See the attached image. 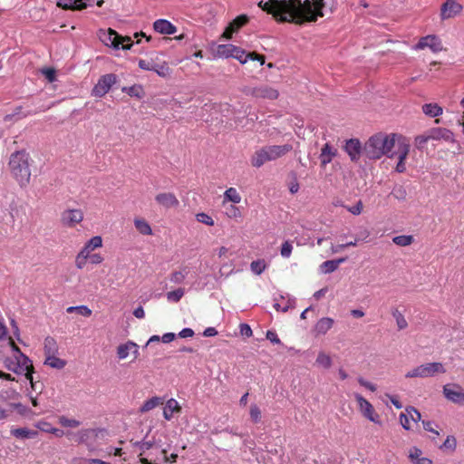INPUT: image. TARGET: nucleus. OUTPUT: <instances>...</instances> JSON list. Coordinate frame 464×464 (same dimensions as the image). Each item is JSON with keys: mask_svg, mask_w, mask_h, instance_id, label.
I'll use <instances>...</instances> for the list:
<instances>
[{"mask_svg": "<svg viewBox=\"0 0 464 464\" xmlns=\"http://www.w3.org/2000/svg\"><path fill=\"white\" fill-rule=\"evenodd\" d=\"M334 0H269L266 3L260 1L258 6L275 16H280L281 20L291 19L297 24L314 22L318 17H323L325 12H332Z\"/></svg>", "mask_w": 464, "mask_h": 464, "instance_id": "f257e3e1", "label": "nucleus"}, {"mask_svg": "<svg viewBox=\"0 0 464 464\" xmlns=\"http://www.w3.org/2000/svg\"><path fill=\"white\" fill-rule=\"evenodd\" d=\"M399 137L396 134L377 133L366 141L363 153L370 160H379L384 155L392 158V149L397 148Z\"/></svg>", "mask_w": 464, "mask_h": 464, "instance_id": "f03ea898", "label": "nucleus"}, {"mask_svg": "<svg viewBox=\"0 0 464 464\" xmlns=\"http://www.w3.org/2000/svg\"><path fill=\"white\" fill-rule=\"evenodd\" d=\"M30 155L24 150H16L10 156V171L21 187L26 186L30 181Z\"/></svg>", "mask_w": 464, "mask_h": 464, "instance_id": "7ed1b4c3", "label": "nucleus"}, {"mask_svg": "<svg viewBox=\"0 0 464 464\" xmlns=\"http://www.w3.org/2000/svg\"><path fill=\"white\" fill-rule=\"evenodd\" d=\"M292 149L290 144L265 146L255 151L251 158V164L256 168H260L267 161L276 160L285 156Z\"/></svg>", "mask_w": 464, "mask_h": 464, "instance_id": "20e7f679", "label": "nucleus"}, {"mask_svg": "<svg viewBox=\"0 0 464 464\" xmlns=\"http://www.w3.org/2000/svg\"><path fill=\"white\" fill-rule=\"evenodd\" d=\"M98 35L100 40L105 45L115 49H119L121 47L123 50H129L132 45L131 38L130 36L123 37L111 28L107 30H100Z\"/></svg>", "mask_w": 464, "mask_h": 464, "instance_id": "39448f33", "label": "nucleus"}, {"mask_svg": "<svg viewBox=\"0 0 464 464\" xmlns=\"http://www.w3.org/2000/svg\"><path fill=\"white\" fill-rule=\"evenodd\" d=\"M108 436V430L104 428H90L80 430L78 443L85 444L91 452L97 449L98 440H103Z\"/></svg>", "mask_w": 464, "mask_h": 464, "instance_id": "423d86ee", "label": "nucleus"}, {"mask_svg": "<svg viewBox=\"0 0 464 464\" xmlns=\"http://www.w3.org/2000/svg\"><path fill=\"white\" fill-rule=\"evenodd\" d=\"M446 369L441 362H428L417 366L405 374L406 378H428L437 373H445Z\"/></svg>", "mask_w": 464, "mask_h": 464, "instance_id": "0eeeda50", "label": "nucleus"}, {"mask_svg": "<svg viewBox=\"0 0 464 464\" xmlns=\"http://www.w3.org/2000/svg\"><path fill=\"white\" fill-rule=\"evenodd\" d=\"M116 82L117 75L114 73H107L101 76L98 82L94 85L92 94L99 98L103 97Z\"/></svg>", "mask_w": 464, "mask_h": 464, "instance_id": "6e6552de", "label": "nucleus"}, {"mask_svg": "<svg viewBox=\"0 0 464 464\" xmlns=\"http://www.w3.org/2000/svg\"><path fill=\"white\" fill-rule=\"evenodd\" d=\"M410 150V144L406 142L405 139L402 137L398 138L397 143V150L393 151V157H398V163L396 165V171L399 173H402L405 171L406 167L404 160H406L408 153Z\"/></svg>", "mask_w": 464, "mask_h": 464, "instance_id": "1a4fd4ad", "label": "nucleus"}, {"mask_svg": "<svg viewBox=\"0 0 464 464\" xmlns=\"http://www.w3.org/2000/svg\"><path fill=\"white\" fill-rule=\"evenodd\" d=\"M443 394L445 398L454 403L464 402V390L456 383H449L443 386Z\"/></svg>", "mask_w": 464, "mask_h": 464, "instance_id": "9d476101", "label": "nucleus"}, {"mask_svg": "<svg viewBox=\"0 0 464 464\" xmlns=\"http://www.w3.org/2000/svg\"><path fill=\"white\" fill-rule=\"evenodd\" d=\"M425 48H430L433 53H439L443 49L441 41L434 34L421 37L414 46L415 50H423Z\"/></svg>", "mask_w": 464, "mask_h": 464, "instance_id": "9b49d317", "label": "nucleus"}, {"mask_svg": "<svg viewBox=\"0 0 464 464\" xmlns=\"http://www.w3.org/2000/svg\"><path fill=\"white\" fill-rule=\"evenodd\" d=\"M354 397L362 415L369 420L379 423V415L375 414L372 405L359 393H355Z\"/></svg>", "mask_w": 464, "mask_h": 464, "instance_id": "f8f14e48", "label": "nucleus"}, {"mask_svg": "<svg viewBox=\"0 0 464 464\" xmlns=\"http://www.w3.org/2000/svg\"><path fill=\"white\" fill-rule=\"evenodd\" d=\"M462 10V5L454 0H447L440 8V18L447 20L455 17Z\"/></svg>", "mask_w": 464, "mask_h": 464, "instance_id": "ddd939ff", "label": "nucleus"}, {"mask_svg": "<svg viewBox=\"0 0 464 464\" xmlns=\"http://www.w3.org/2000/svg\"><path fill=\"white\" fill-rule=\"evenodd\" d=\"M421 419V415L418 410L414 407H408L405 410V412H401L400 414V422L404 430H409L411 429L410 420L414 422L420 421Z\"/></svg>", "mask_w": 464, "mask_h": 464, "instance_id": "4468645a", "label": "nucleus"}, {"mask_svg": "<svg viewBox=\"0 0 464 464\" xmlns=\"http://www.w3.org/2000/svg\"><path fill=\"white\" fill-rule=\"evenodd\" d=\"M344 150L349 155L352 161H358L362 151L363 152L361 142L357 139H350L346 140Z\"/></svg>", "mask_w": 464, "mask_h": 464, "instance_id": "2eb2a0df", "label": "nucleus"}, {"mask_svg": "<svg viewBox=\"0 0 464 464\" xmlns=\"http://www.w3.org/2000/svg\"><path fill=\"white\" fill-rule=\"evenodd\" d=\"M429 137L434 140H443L448 142H455L454 133L445 128H432L429 130Z\"/></svg>", "mask_w": 464, "mask_h": 464, "instance_id": "dca6fc26", "label": "nucleus"}, {"mask_svg": "<svg viewBox=\"0 0 464 464\" xmlns=\"http://www.w3.org/2000/svg\"><path fill=\"white\" fill-rule=\"evenodd\" d=\"M232 57L239 61L242 64L246 63L248 59L257 60L261 64L265 63V56L258 55L255 53H246L245 50L237 46L236 47Z\"/></svg>", "mask_w": 464, "mask_h": 464, "instance_id": "f3484780", "label": "nucleus"}, {"mask_svg": "<svg viewBox=\"0 0 464 464\" xmlns=\"http://www.w3.org/2000/svg\"><path fill=\"white\" fill-rule=\"evenodd\" d=\"M83 218V214L81 209H68L63 213V222L70 227L80 223Z\"/></svg>", "mask_w": 464, "mask_h": 464, "instance_id": "a211bd4d", "label": "nucleus"}, {"mask_svg": "<svg viewBox=\"0 0 464 464\" xmlns=\"http://www.w3.org/2000/svg\"><path fill=\"white\" fill-rule=\"evenodd\" d=\"M253 96L256 98H264V99H269V100H275L278 97L279 93L277 90L266 86L262 85L256 88H254L252 91Z\"/></svg>", "mask_w": 464, "mask_h": 464, "instance_id": "6ab92c4d", "label": "nucleus"}, {"mask_svg": "<svg viewBox=\"0 0 464 464\" xmlns=\"http://www.w3.org/2000/svg\"><path fill=\"white\" fill-rule=\"evenodd\" d=\"M153 28L156 32L162 34H173L177 31L176 26L165 19L156 20L153 24Z\"/></svg>", "mask_w": 464, "mask_h": 464, "instance_id": "aec40b11", "label": "nucleus"}, {"mask_svg": "<svg viewBox=\"0 0 464 464\" xmlns=\"http://www.w3.org/2000/svg\"><path fill=\"white\" fill-rule=\"evenodd\" d=\"M156 201L165 207V208H173L179 205V200L176 196L172 193H160L158 194L155 198Z\"/></svg>", "mask_w": 464, "mask_h": 464, "instance_id": "412c9836", "label": "nucleus"}, {"mask_svg": "<svg viewBox=\"0 0 464 464\" xmlns=\"http://www.w3.org/2000/svg\"><path fill=\"white\" fill-rule=\"evenodd\" d=\"M181 407L179 406L177 400L171 398L167 401L166 405L163 409V417L167 420H170L173 418V414L179 412Z\"/></svg>", "mask_w": 464, "mask_h": 464, "instance_id": "4be33fe9", "label": "nucleus"}, {"mask_svg": "<svg viewBox=\"0 0 464 464\" xmlns=\"http://www.w3.org/2000/svg\"><path fill=\"white\" fill-rule=\"evenodd\" d=\"M409 459L414 464H432L429 458L422 457V451L417 447H412L409 450Z\"/></svg>", "mask_w": 464, "mask_h": 464, "instance_id": "5701e85b", "label": "nucleus"}, {"mask_svg": "<svg viewBox=\"0 0 464 464\" xmlns=\"http://www.w3.org/2000/svg\"><path fill=\"white\" fill-rule=\"evenodd\" d=\"M14 353L16 361L19 362L18 374L27 372L32 366L31 361L17 347L14 349Z\"/></svg>", "mask_w": 464, "mask_h": 464, "instance_id": "b1692460", "label": "nucleus"}, {"mask_svg": "<svg viewBox=\"0 0 464 464\" xmlns=\"http://www.w3.org/2000/svg\"><path fill=\"white\" fill-rule=\"evenodd\" d=\"M345 261L346 257L324 261L321 264L320 270L323 274H330L335 271L338 268V266Z\"/></svg>", "mask_w": 464, "mask_h": 464, "instance_id": "393cba45", "label": "nucleus"}, {"mask_svg": "<svg viewBox=\"0 0 464 464\" xmlns=\"http://www.w3.org/2000/svg\"><path fill=\"white\" fill-rule=\"evenodd\" d=\"M336 154V150L330 146L328 143L324 144L321 150L320 160L323 166L327 165Z\"/></svg>", "mask_w": 464, "mask_h": 464, "instance_id": "a878e982", "label": "nucleus"}, {"mask_svg": "<svg viewBox=\"0 0 464 464\" xmlns=\"http://www.w3.org/2000/svg\"><path fill=\"white\" fill-rule=\"evenodd\" d=\"M334 320L330 317L321 318L314 326L317 334H325L334 325Z\"/></svg>", "mask_w": 464, "mask_h": 464, "instance_id": "bb28decb", "label": "nucleus"}, {"mask_svg": "<svg viewBox=\"0 0 464 464\" xmlns=\"http://www.w3.org/2000/svg\"><path fill=\"white\" fill-rule=\"evenodd\" d=\"M11 434L16 439L24 440L34 438L38 434V431L27 428H17L12 429Z\"/></svg>", "mask_w": 464, "mask_h": 464, "instance_id": "cd10ccee", "label": "nucleus"}, {"mask_svg": "<svg viewBox=\"0 0 464 464\" xmlns=\"http://www.w3.org/2000/svg\"><path fill=\"white\" fill-rule=\"evenodd\" d=\"M133 347H135V343L132 341H128L124 343L120 344L117 347V357L120 360L126 359L129 356L130 351L133 349Z\"/></svg>", "mask_w": 464, "mask_h": 464, "instance_id": "c85d7f7f", "label": "nucleus"}, {"mask_svg": "<svg viewBox=\"0 0 464 464\" xmlns=\"http://www.w3.org/2000/svg\"><path fill=\"white\" fill-rule=\"evenodd\" d=\"M422 111L425 115L434 118L442 114V107L438 103H426L422 106Z\"/></svg>", "mask_w": 464, "mask_h": 464, "instance_id": "c756f323", "label": "nucleus"}, {"mask_svg": "<svg viewBox=\"0 0 464 464\" xmlns=\"http://www.w3.org/2000/svg\"><path fill=\"white\" fill-rule=\"evenodd\" d=\"M235 45L227 44H219L217 47L216 53L218 57L221 58H228L232 57L233 53L236 50Z\"/></svg>", "mask_w": 464, "mask_h": 464, "instance_id": "7c9ffc66", "label": "nucleus"}, {"mask_svg": "<svg viewBox=\"0 0 464 464\" xmlns=\"http://www.w3.org/2000/svg\"><path fill=\"white\" fill-rule=\"evenodd\" d=\"M189 269L188 266H183L179 271H174L170 274L169 280L174 284H180L184 281L188 275Z\"/></svg>", "mask_w": 464, "mask_h": 464, "instance_id": "2f4dec72", "label": "nucleus"}, {"mask_svg": "<svg viewBox=\"0 0 464 464\" xmlns=\"http://www.w3.org/2000/svg\"><path fill=\"white\" fill-rule=\"evenodd\" d=\"M280 300L283 304L281 311L284 313L287 312L289 309L295 308L296 304L295 298L291 296L289 294H285V295H281Z\"/></svg>", "mask_w": 464, "mask_h": 464, "instance_id": "473e14b6", "label": "nucleus"}, {"mask_svg": "<svg viewBox=\"0 0 464 464\" xmlns=\"http://www.w3.org/2000/svg\"><path fill=\"white\" fill-rule=\"evenodd\" d=\"M136 229L142 235H151L152 230L149 223L142 218H136L134 220Z\"/></svg>", "mask_w": 464, "mask_h": 464, "instance_id": "72a5a7b5", "label": "nucleus"}, {"mask_svg": "<svg viewBox=\"0 0 464 464\" xmlns=\"http://www.w3.org/2000/svg\"><path fill=\"white\" fill-rule=\"evenodd\" d=\"M122 92H126L128 95L136 98H142L144 96V91L141 85L135 84L130 87H123Z\"/></svg>", "mask_w": 464, "mask_h": 464, "instance_id": "f704fd0d", "label": "nucleus"}, {"mask_svg": "<svg viewBox=\"0 0 464 464\" xmlns=\"http://www.w3.org/2000/svg\"><path fill=\"white\" fill-rule=\"evenodd\" d=\"M69 314L76 313L79 315L89 317L92 314V310L86 305L70 306L66 309Z\"/></svg>", "mask_w": 464, "mask_h": 464, "instance_id": "c9c22d12", "label": "nucleus"}, {"mask_svg": "<svg viewBox=\"0 0 464 464\" xmlns=\"http://www.w3.org/2000/svg\"><path fill=\"white\" fill-rule=\"evenodd\" d=\"M414 238L411 235L396 236L392 238V242L399 246H407L413 243Z\"/></svg>", "mask_w": 464, "mask_h": 464, "instance_id": "e433bc0d", "label": "nucleus"}, {"mask_svg": "<svg viewBox=\"0 0 464 464\" xmlns=\"http://www.w3.org/2000/svg\"><path fill=\"white\" fill-rule=\"evenodd\" d=\"M160 402V397H152L149 400H147L146 401H144V403L142 404V406L140 407V412H147V411H150L151 410H153L154 408H156Z\"/></svg>", "mask_w": 464, "mask_h": 464, "instance_id": "4c0bfd02", "label": "nucleus"}, {"mask_svg": "<svg viewBox=\"0 0 464 464\" xmlns=\"http://www.w3.org/2000/svg\"><path fill=\"white\" fill-rule=\"evenodd\" d=\"M315 363L324 367V369H328L332 366V358L324 352H320L317 355Z\"/></svg>", "mask_w": 464, "mask_h": 464, "instance_id": "58836bf2", "label": "nucleus"}, {"mask_svg": "<svg viewBox=\"0 0 464 464\" xmlns=\"http://www.w3.org/2000/svg\"><path fill=\"white\" fill-rule=\"evenodd\" d=\"M225 199L231 201L233 203H239L241 201V197L235 188H227L224 193Z\"/></svg>", "mask_w": 464, "mask_h": 464, "instance_id": "ea45409f", "label": "nucleus"}, {"mask_svg": "<svg viewBox=\"0 0 464 464\" xmlns=\"http://www.w3.org/2000/svg\"><path fill=\"white\" fill-rule=\"evenodd\" d=\"M81 425V421L75 419H69L65 416H60V426L63 428H78Z\"/></svg>", "mask_w": 464, "mask_h": 464, "instance_id": "a19ab883", "label": "nucleus"}, {"mask_svg": "<svg viewBox=\"0 0 464 464\" xmlns=\"http://www.w3.org/2000/svg\"><path fill=\"white\" fill-rule=\"evenodd\" d=\"M58 353V345L53 337L44 340V353Z\"/></svg>", "mask_w": 464, "mask_h": 464, "instance_id": "79ce46f5", "label": "nucleus"}, {"mask_svg": "<svg viewBox=\"0 0 464 464\" xmlns=\"http://www.w3.org/2000/svg\"><path fill=\"white\" fill-rule=\"evenodd\" d=\"M185 291L183 288H178L174 291H170L167 293V299L169 302L177 303L179 302L182 296L184 295Z\"/></svg>", "mask_w": 464, "mask_h": 464, "instance_id": "37998d69", "label": "nucleus"}, {"mask_svg": "<svg viewBox=\"0 0 464 464\" xmlns=\"http://www.w3.org/2000/svg\"><path fill=\"white\" fill-rule=\"evenodd\" d=\"M392 316L396 320V324H397L399 330L405 329L408 326V323H407L406 319L404 318V316L399 310L395 309L392 312Z\"/></svg>", "mask_w": 464, "mask_h": 464, "instance_id": "c03bdc74", "label": "nucleus"}, {"mask_svg": "<svg viewBox=\"0 0 464 464\" xmlns=\"http://www.w3.org/2000/svg\"><path fill=\"white\" fill-rule=\"evenodd\" d=\"M5 367L8 371L18 374L19 362H17L16 357L14 356V358H5Z\"/></svg>", "mask_w": 464, "mask_h": 464, "instance_id": "a18cd8bd", "label": "nucleus"}, {"mask_svg": "<svg viewBox=\"0 0 464 464\" xmlns=\"http://www.w3.org/2000/svg\"><path fill=\"white\" fill-rule=\"evenodd\" d=\"M250 266L254 274L260 275L265 271L266 266L264 260H256L253 261Z\"/></svg>", "mask_w": 464, "mask_h": 464, "instance_id": "49530a36", "label": "nucleus"}, {"mask_svg": "<svg viewBox=\"0 0 464 464\" xmlns=\"http://www.w3.org/2000/svg\"><path fill=\"white\" fill-rule=\"evenodd\" d=\"M44 364L52 368H58L57 353H45Z\"/></svg>", "mask_w": 464, "mask_h": 464, "instance_id": "de8ad7c7", "label": "nucleus"}, {"mask_svg": "<svg viewBox=\"0 0 464 464\" xmlns=\"http://www.w3.org/2000/svg\"><path fill=\"white\" fill-rule=\"evenodd\" d=\"M102 3H103L102 0H79V2H77V4L81 5V6H75L72 9L81 10V9L86 8L87 6H92L93 5L101 6L102 5Z\"/></svg>", "mask_w": 464, "mask_h": 464, "instance_id": "09e8293b", "label": "nucleus"}, {"mask_svg": "<svg viewBox=\"0 0 464 464\" xmlns=\"http://www.w3.org/2000/svg\"><path fill=\"white\" fill-rule=\"evenodd\" d=\"M85 246L91 250H94L95 248L101 247L102 246V239L100 236H95L92 237Z\"/></svg>", "mask_w": 464, "mask_h": 464, "instance_id": "8fccbe9b", "label": "nucleus"}, {"mask_svg": "<svg viewBox=\"0 0 464 464\" xmlns=\"http://www.w3.org/2000/svg\"><path fill=\"white\" fill-rule=\"evenodd\" d=\"M250 418L253 422L258 423L261 420V411L257 405L252 404L250 406Z\"/></svg>", "mask_w": 464, "mask_h": 464, "instance_id": "3c124183", "label": "nucleus"}, {"mask_svg": "<svg viewBox=\"0 0 464 464\" xmlns=\"http://www.w3.org/2000/svg\"><path fill=\"white\" fill-rule=\"evenodd\" d=\"M196 219H197L198 222L203 223V224L208 225V226H213L214 225L213 218L209 215H208L207 213H204V212L198 213L196 215Z\"/></svg>", "mask_w": 464, "mask_h": 464, "instance_id": "603ef678", "label": "nucleus"}, {"mask_svg": "<svg viewBox=\"0 0 464 464\" xmlns=\"http://www.w3.org/2000/svg\"><path fill=\"white\" fill-rule=\"evenodd\" d=\"M66 437L69 440L72 442L78 443V438L80 437V430L78 432H73L71 430H65L60 429V437Z\"/></svg>", "mask_w": 464, "mask_h": 464, "instance_id": "864d4df0", "label": "nucleus"}, {"mask_svg": "<svg viewBox=\"0 0 464 464\" xmlns=\"http://www.w3.org/2000/svg\"><path fill=\"white\" fill-rule=\"evenodd\" d=\"M392 195L398 200H404L406 198L407 193L402 186H396L392 189Z\"/></svg>", "mask_w": 464, "mask_h": 464, "instance_id": "5fc2aeb1", "label": "nucleus"}, {"mask_svg": "<svg viewBox=\"0 0 464 464\" xmlns=\"http://www.w3.org/2000/svg\"><path fill=\"white\" fill-rule=\"evenodd\" d=\"M292 250V243L289 241H285L282 244L280 254L284 258H288L291 256Z\"/></svg>", "mask_w": 464, "mask_h": 464, "instance_id": "6e6d98bb", "label": "nucleus"}, {"mask_svg": "<svg viewBox=\"0 0 464 464\" xmlns=\"http://www.w3.org/2000/svg\"><path fill=\"white\" fill-rule=\"evenodd\" d=\"M248 22V17L245 14H241L237 16L233 23L231 24V26H234L236 30L239 29L243 25H245Z\"/></svg>", "mask_w": 464, "mask_h": 464, "instance_id": "4d7b16f0", "label": "nucleus"}, {"mask_svg": "<svg viewBox=\"0 0 464 464\" xmlns=\"http://www.w3.org/2000/svg\"><path fill=\"white\" fill-rule=\"evenodd\" d=\"M41 72L48 82H53L56 80V71L53 68H44Z\"/></svg>", "mask_w": 464, "mask_h": 464, "instance_id": "13d9d810", "label": "nucleus"}, {"mask_svg": "<svg viewBox=\"0 0 464 464\" xmlns=\"http://www.w3.org/2000/svg\"><path fill=\"white\" fill-rule=\"evenodd\" d=\"M423 429L429 432L433 433L435 436H439L440 432L434 428L437 425L431 420H422Z\"/></svg>", "mask_w": 464, "mask_h": 464, "instance_id": "bf43d9fd", "label": "nucleus"}, {"mask_svg": "<svg viewBox=\"0 0 464 464\" xmlns=\"http://www.w3.org/2000/svg\"><path fill=\"white\" fill-rule=\"evenodd\" d=\"M456 439L452 436H448L445 441L443 442L441 448L446 450H454L456 448Z\"/></svg>", "mask_w": 464, "mask_h": 464, "instance_id": "052dcab7", "label": "nucleus"}, {"mask_svg": "<svg viewBox=\"0 0 464 464\" xmlns=\"http://www.w3.org/2000/svg\"><path fill=\"white\" fill-rule=\"evenodd\" d=\"M153 66L154 69H151L150 71L157 72L160 76L164 77L169 73V67L166 65H160L154 63Z\"/></svg>", "mask_w": 464, "mask_h": 464, "instance_id": "680f3d73", "label": "nucleus"}, {"mask_svg": "<svg viewBox=\"0 0 464 464\" xmlns=\"http://www.w3.org/2000/svg\"><path fill=\"white\" fill-rule=\"evenodd\" d=\"M77 2H79V0H60V7L72 9L75 6H81Z\"/></svg>", "mask_w": 464, "mask_h": 464, "instance_id": "e2e57ef3", "label": "nucleus"}, {"mask_svg": "<svg viewBox=\"0 0 464 464\" xmlns=\"http://www.w3.org/2000/svg\"><path fill=\"white\" fill-rule=\"evenodd\" d=\"M239 328L243 336L250 337L253 334L252 329L247 324H240Z\"/></svg>", "mask_w": 464, "mask_h": 464, "instance_id": "0e129e2a", "label": "nucleus"}, {"mask_svg": "<svg viewBox=\"0 0 464 464\" xmlns=\"http://www.w3.org/2000/svg\"><path fill=\"white\" fill-rule=\"evenodd\" d=\"M358 382H359L362 386H363V387H365L366 389L370 390L371 392H375V391H376V386H375L373 383H372V382H370L366 381V380H365V379H363L362 377H359V378H358Z\"/></svg>", "mask_w": 464, "mask_h": 464, "instance_id": "69168bd1", "label": "nucleus"}, {"mask_svg": "<svg viewBox=\"0 0 464 464\" xmlns=\"http://www.w3.org/2000/svg\"><path fill=\"white\" fill-rule=\"evenodd\" d=\"M266 339L269 340L272 343L279 344L281 343L280 339L278 338L277 334L274 331H267L266 332Z\"/></svg>", "mask_w": 464, "mask_h": 464, "instance_id": "338daca9", "label": "nucleus"}, {"mask_svg": "<svg viewBox=\"0 0 464 464\" xmlns=\"http://www.w3.org/2000/svg\"><path fill=\"white\" fill-rule=\"evenodd\" d=\"M81 464H111L110 462L102 460L100 459H84Z\"/></svg>", "mask_w": 464, "mask_h": 464, "instance_id": "774afa93", "label": "nucleus"}]
</instances>
